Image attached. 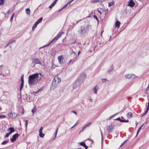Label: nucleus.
<instances>
[{
    "label": "nucleus",
    "mask_w": 149,
    "mask_h": 149,
    "mask_svg": "<svg viewBox=\"0 0 149 149\" xmlns=\"http://www.w3.org/2000/svg\"><path fill=\"white\" fill-rule=\"evenodd\" d=\"M38 73H37L30 75L29 77L28 83L30 86L37 84L38 83L37 77Z\"/></svg>",
    "instance_id": "1"
},
{
    "label": "nucleus",
    "mask_w": 149,
    "mask_h": 149,
    "mask_svg": "<svg viewBox=\"0 0 149 149\" xmlns=\"http://www.w3.org/2000/svg\"><path fill=\"white\" fill-rule=\"evenodd\" d=\"M90 26L89 25H87L86 26H81L80 28L77 31L78 33L82 36L87 33L89 31V28Z\"/></svg>",
    "instance_id": "2"
},
{
    "label": "nucleus",
    "mask_w": 149,
    "mask_h": 149,
    "mask_svg": "<svg viewBox=\"0 0 149 149\" xmlns=\"http://www.w3.org/2000/svg\"><path fill=\"white\" fill-rule=\"evenodd\" d=\"M61 81V79L60 78H59L57 77H55L52 82L51 88H52L53 89L57 87L58 83Z\"/></svg>",
    "instance_id": "3"
},
{
    "label": "nucleus",
    "mask_w": 149,
    "mask_h": 149,
    "mask_svg": "<svg viewBox=\"0 0 149 149\" xmlns=\"http://www.w3.org/2000/svg\"><path fill=\"white\" fill-rule=\"evenodd\" d=\"M63 34V32H62L60 33H59L57 35L56 37L54 38L53 39L51 40L49 44L44 45V46L42 47H41L40 48H42L49 46L54 41H55V42L56 41H57V40L59 38H60L61 37L62 35Z\"/></svg>",
    "instance_id": "4"
},
{
    "label": "nucleus",
    "mask_w": 149,
    "mask_h": 149,
    "mask_svg": "<svg viewBox=\"0 0 149 149\" xmlns=\"http://www.w3.org/2000/svg\"><path fill=\"white\" fill-rule=\"evenodd\" d=\"M81 83L82 82L79 81V80L77 79L73 84V88L74 89H76L81 84Z\"/></svg>",
    "instance_id": "5"
},
{
    "label": "nucleus",
    "mask_w": 149,
    "mask_h": 149,
    "mask_svg": "<svg viewBox=\"0 0 149 149\" xmlns=\"http://www.w3.org/2000/svg\"><path fill=\"white\" fill-rule=\"evenodd\" d=\"M86 77V74L85 73H83L81 74L77 79L79 80V81L82 82Z\"/></svg>",
    "instance_id": "6"
},
{
    "label": "nucleus",
    "mask_w": 149,
    "mask_h": 149,
    "mask_svg": "<svg viewBox=\"0 0 149 149\" xmlns=\"http://www.w3.org/2000/svg\"><path fill=\"white\" fill-rule=\"evenodd\" d=\"M32 62L33 63L35 64H39L40 65L42 64L41 62L39 60V59L38 58H33L32 60Z\"/></svg>",
    "instance_id": "7"
},
{
    "label": "nucleus",
    "mask_w": 149,
    "mask_h": 149,
    "mask_svg": "<svg viewBox=\"0 0 149 149\" xmlns=\"http://www.w3.org/2000/svg\"><path fill=\"white\" fill-rule=\"evenodd\" d=\"M136 77V76L133 74H127L124 75V77L125 78L128 79H134Z\"/></svg>",
    "instance_id": "8"
},
{
    "label": "nucleus",
    "mask_w": 149,
    "mask_h": 149,
    "mask_svg": "<svg viewBox=\"0 0 149 149\" xmlns=\"http://www.w3.org/2000/svg\"><path fill=\"white\" fill-rule=\"evenodd\" d=\"M19 135L18 133L14 134L12 138L10 139V141L11 142H14L16 140L17 138L19 136Z\"/></svg>",
    "instance_id": "9"
},
{
    "label": "nucleus",
    "mask_w": 149,
    "mask_h": 149,
    "mask_svg": "<svg viewBox=\"0 0 149 149\" xmlns=\"http://www.w3.org/2000/svg\"><path fill=\"white\" fill-rule=\"evenodd\" d=\"M58 59L59 63L61 64H63V57L62 55H61L58 57Z\"/></svg>",
    "instance_id": "10"
},
{
    "label": "nucleus",
    "mask_w": 149,
    "mask_h": 149,
    "mask_svg": "<svg viewBox=\"0 0 149 149\" xmlns=\"http://www.w3.org/2000/svg\"><path fill=\"white\" fill-rule=\"evenodd\" d=\"M135 5L133 0H130L128 2L127 6H129L131 7H133Z\"/></svg>",
    "instance_id": "11"
},
{
    "label": "nucleus",
    "mask_w": 149,
    "mask_h": 149,
    "mask_svg": "<svg viewBox=\"0 0 149 149\" xmlns=\"http://www.w3.org/2000/svg\"><path fill=\"white\" fill-rule=\"evenodd\" d=\"M113 127V125H109L107 128L108 132L109 133H110L111 132V130H112Z\"/></svg>",
    "instance_id": "12"
},
{
    "label": "nucleus",
    "mask_w": 149,
    "mask_h": 149,
    "mask_svg": "<svg viewBox=\"0 0 149 149\" xmlns=\"http://www.w3.org/2000/svg\"><path fill=\"white\" fill-rule=\"evenodd\" d=\"M79 144L81 145L84 147L85 149H87L88 146L86 145L84 142H80L79 143Z\"/></svg>",
    "instance_id": "13"
},
{
    "label": "nucleus",
    "mask_w": 149,
    "mask_h": 149,
    "mask_svg": "<svg viewBox=\"0 0 149 149\" xmlns=\"http://www.w3.org/2000/svg\"><path fill=\"white\" fill-rule=\"evenodd\" d=\"M120 23L118 20H117L115 23V26L116 27H117L118 28L120 26Z\"/></svg>",
    "instance_id": "14"
},
{
    "label": "nucleus",
    "mask_w": 149,
    "mask_h": 149,
    "mask_svg": "<svg viewBox=\"0 0 149 149\" xmlns=\"http://www.w3.org/2000/svg\"><path fill=\"white\" fill-rule=\"evenodd\" d=\"M8 130H10V132L9 133L11 134L12 133L14 132L15 131V129H14L12 127H11L10 128H9Z\"/></svg>",
    "instance_id": "15"
},
{
    "label": "nucleus",
    "mask_w": 149,
    "mask_h": 149,
    "mask_svg": "<svg viewBox=\"0 0 149 149\" xmlns=\"http://www.w3.org/2000/svg\"><path fill=\"white\" fill-rule=\"evenodd\" d=\"M113 66L112 65L110 67V68L108 70L107 72L109 73L113 71Z\"/></svg>",
    "instance_id": "16"
},
{
    "label": "nucleus",
    "mask_w": 149,
    "mask_h": 149,
    "mask_svg": "<svg viewBox=\"0 0 149 149\" xmlns=\"http://www.w3.org/2000/svg\"><path fill=\"white\" fill-rule=\"evenodd\" d=\"M97 86L96 85L94 88L93 89V91L94 94H97Z\"/></svg>",
    "instance_id": "17"
},
{
    "label": "nucleus",
    "mask_w": 149,
    "mask_h": 149,
    "mask_svg": "<svg viewBox=\"0 0 149 149\" xmlns=\"http://www.w3.org/2000/svg\"><path fill=\"white\" fill-rule=\"evenodd\" d=\"M8 116L9 117L11 118H15V116H13V114L12 112H11L8 114Z\"/></svg>",
    "instance_id": "18"
},
{
    "label": "nucleus",
    "mask_w": 149,
    "mask_h": 149,
    "mask_svg": "<svg viewBox=\"0 0 149 149\" xmlns=\"http://www.w3.org/2000/svg\"><path fill=\"white\" fill-rule=\"evenodd\" d=\"M91 123H92L91 122H90L86 124L83 127V130H84L86 127H88L91 124Z\"/></svg>",
    "instance_id": "19"
},
{
    "label": "nucleus",
    "mask_w": 149,
    "mask_h": 149,
    "mask_svg": "<svg viewBox=\"0 0 149 149\" xmlns=\"http://www.w3.org/2000/svg\"><path fill=\"white\" fill-rule=\"evenodd\" d=\"M42 78V77H39V74L38 73V77H37L38 83L40 81Z\"/></svg>",
    "instance_id": "20"
},
{
    "label": "nucleus",
    "mask_w": 149,
    "mask_h": 149,
    "mask_svg": "<svg viewBox=\"0 0 149 149\" xmlns=\"http://www.w3.org/2000/svg\"><path fill=\"white\" fill-rule=\"evenodd\" d=\"M39 136L43 138L45 134L42 133V132H39Z\"/></svg>",
    "instance_id": "21"
},
{
    "label": "nucleus",
    "mask_w": 149,
    "mask_h": 149,
    "mask_svg": "<svg viewBox=\"0 0 149 149\" xmlns=\"http://www.w3.org/2000/svg\"><path fill=\"white\" fill-rule=\"evenodd\" d=\"M132 113L131 112H128L127 113V117L128 118H131L132 117Z\"/></svg>",
    "instance_id": "22"
},
{
    "label": "nucleus",
    "mask_w": 149,
    "mask_h": 149,
    "mask_svg": "<svg viewBox=\"0 0 149 149\" xmlns=\"http://www.w3.org/2000/svg\"><path fill=\"white\" fill-rule=\"evenodd\" d=\"M91 2L92 3H99V0H93L91 1Z\"/></svg>",
    "instance_id": "23"
},
{
    "label": "nucleus",
    "mask_w": 149,
    "mask_h": 149,
    "mask_svg": "<svg viewBox=\"0 0 149 149\" xmlns=\"http://www.w3.org/2000/svg\"><path fill=\"white\" fill-rule=\"evenodd\" d=\"M42 19H43V18L42 17H41L40 19H38L37 21L36 22L38 24L42 21Z\"/></svg>",
    "instance_id": "24"
},
{
    "label": "nucleus",
    "mask_w": 149,
    "mask_h": 149,
    "mask_svg": "<svg viewBox=\"0 0 149 149\" xmlns=\"http://www.w3.org/2000/svg\"><path fill=\"white\" fill-rule=\"evenodd\" d=\"M148 109H146V111L145 112H144V113H142L141 114V116H142V117H143L146 114V113H147V112L148 111Z\"/></svg>",
    "instance_id": "25"
},
{
    "label": "nucleus",
    "mask_w": 149,
    "mask_h": 149,
    "mask_svg": "<svg viewBox=\"0 0 149 149\" xmlns=\"http://www.w3.org/2000/svg\"><path fill=\"white\" fill-rule=\"evenodd\" d=\"M114 4V2L113 1L111 2H109V6L110 7L113 5Z\"/></svg>",
    "instance_id": "26"
},
{
    "label": "nucleus",
    "mask_w": 149,
    "mask_h": 149,
    "mask_svg": "<svg viewBox=\"0 0 149 149\" xmlns=\"http://www.w3.org/2000/svg\"><path fill=\"white\" fill-rule=\"evenodd\" d=\"M143 124L138 129L137 132V135L138 134V133H139V132L140 131V130L141 129V127H143Z\"/></svg>",
    "instance_id": "27"
},
{
    "label": "nucleus",
    "mask_w": 149,
    "mask_h": 149,
    "mask_svg": "<svg viewBox=\"0 0 149 149\" xmlns=\"http://www.w3.org/2000/svg\"><path fill=\"white\" fill-rule=\"evenodd\" d=\"M26 14H29L30 13V10L29 8H27L26 9Z\"/></svg>",
    "instance_id": "28"
},
{
    "label": "nucleus",
    "mask_w": 149,
    "mask_h": 149,
    "mask_svg": "<svg viewBox=\"0 0 149 149\" xmlns=\"http://www.w3.org/2000/svg\"><path fill=\"white\" fill-rule=\"evenodd\" d=\"M24 83V81H22V83H21L20 87V90H22V88L23 87Z\"/></svg>",
    "instance_id": "29"
},
{
    "label": "nucleus",
    "mask_w": 149,
    "mask_h": 149,
    "mask_svg": "<svg viewBox=\"0 0 149 149\" xmlns=\"http://www.w3.org/2000/svg\"><path fill=\"white\" fill-rule=\"evenodd\" d=\"M58 131V127H57L56 130L55 132V136H54V139L56 137Z\"/></svg>",
    "instance_id": "30"
},
{
    "label": "nucleus",
    "mask_w": 149,
    "mask_h": 149,
    "mask_svg": "<svg viewBox=\"0 0 149 149\" xmlns=\"http://www.w3.org/2000/svg\"><path fill=\"white\" fill-rule=\"evenodd\" d=\"M93 17L97 20V22H99V20L98 19V18L97 16L96 15H93Z\"/></svg>",
    "instance_id": "31"
},
{
    "label": "nucleus",
    "mask_w": 149,
    "mask_h": 149,
    "mask_svg": "<svg viewBox=\"0 0 149 149\" xmlns=\"http://www.w3.org/2000/svg\"><path fill=\"white\" fill-rule=\"evenodd\" d=\"M55 5V4L53 3L49 6V8L50 9H51Z\"/></svg>",
    "instance_id": "32"
},
{
    "label": "nucleus",
    "mask_w": 149,
    "mask_h": 149,
    "mask_svg": "<svg viewBox=\"0 0 149 149\" xmlns=\"http://www.w3.org/2000/svg\"><path fill=\"white\" fill-rule=\"evenodd\" d=\"M8 141H5L2 142L1 143L2 145H4L6 144L7 142Z\"/></svg>",
    "instance_id": "33"
},
{
    "label": "nucleus",
    "mask_w": 149,
    "mask_h": 149,
    "mask_svg": "<svg viewBox=\"0 0 149 149\" xmlns=\"http://www.w3.org/2000/svg\"><path fill=\"white\" fill-rule=\"evenodd\" d=\"M4 3V0H0V5H3Z\"/></svg>",
    "instance_id": "34"
},
{
    "label": "nucleus",
    "mask_w": 149,
    "mask_h": 149,
    "mask_svg": "<svg viewBox=\"0 0 149 149\" xmlns=\"http://www.w3.org/2000/svg\"><path fill=\"white\" fill-rule=\"evenodd\" d=\"M38 24V23H37L36 22L33 25V28H36L37 26V25Z\"/></svg>",
    "instance_id": "35"
},
{
    "label": "nucleus",
    "mask_w": 149,
    "mask_h": 149,
    "mask_svg": "<svg viewBox=\"0 0 149 149\" xmlns=\"http://www.w3.org/2000/svg\"><path fill=\"white\" fill-rule=\"evenodd\" d=\"M43 87H42V88H41L40 89H39L37 91V92H36V93H38L39 92H40L41 91H42L43 90Z\"/></svg>",
    "instance_id": "36"
},
{
    "label": "nucleus",
    "mask_w": 149,
    "mask_h": 149,
    "mask_svg": "<svg viewBox=\"0 0 149 149\" xmlns=\"http://www.w3.org/2000/svg\"><path fill=\"white\" fill-rule=\"evenodd\" d=\"M10 134V133H7L6 134V135L5 136V137L6 138L8 137Z\"/></svg>",
    "instance_id": "37"
},
{
    "label": "nucleus",
    "mask_w": 149,
    "mask_h": 149,
    "mask_svg": "<svg viewBox=\"0 0 149 149\" xmlns=\"http://www.w3.org/2000/svg\"><path fill=\"white\" fill-rule=\"evenodd\" d=\"M129 122V120H122L121 122Z\"/></svg>",
    "instance_id": "38"
},
{
    "label": "nucleus",
    "mask_w": 149,
    "mask_h": 149,
    "mask_svg": "<svg viewBox=\"0 0 149 149\" xmlns=\"http://www.w3.org/2000/svg\"><path fill=\"white\" fill-rule=\"evenodd\" d=\"M115 120H118L120 122H121L122 120L120 118L118 117V118H117L116 119H115Z\"/></svg>",
    "instance_id": "39"
},
{
    "label": "nucleus",
    "mask_w": 149,
    "mask_h": 149,
    "mask_svg": "<svg viewBox=\"0 0 149 149\" xmlns=\"http://www.w3.org/2000/svg\"><path fill=\"white\" fill-rule=\"evenodd\" d=\"M5 117H6V116L4 115H0V118H4Z\"/></svg>",
    "instance_id": "40"
},
{
    "label": "nucleus",
    "mask_w": 149,
    "mask_h": 149,
    "mask_svg": "<svg viewBox=\"0 0 149 149\" xmlns=\"http://www.w3.org/2000/svg\"><path fill=\"white\" fill-rule=\"evenodd\" d=\"M23 75H24L23 74L22 76L21 77V81H24Z\"/></svg>",
    "instance_id": "41"
},
{
    "label": "nucleus",
    "mask_w": 149,
    "mask_h": 149,
    "mask_svg": "<svg viewBox=\"0 0 149 149\" xmlns=\"http://www.w3.org/2000/svg\"><path fill=\"white\" fill-rule=\"evenodd\" d=\"M14 14H13L11 16V17L10 18V20L11 21L12 20V19L14 17Z\"/></svg>",
    "instance_id": "42"
},
{
    "label": "nucleus",
    "mask_w": 149,
    "mask_h": 149,
    "mask_svg": "<svg viewBox=\"0 0 149 149\" xmlns=\"http://www.w3.org/2000/svg\"><path fill=\"white\" fill-rule=\"evenodd\" d=\"M118 113H117L115 114L114 115H113L112 116H111L109 118H112V117H113L114 116H116V115H117Z\"/></svg>",
    "instance_id": "43"
},
{
    "label": "nucleus",
    "mask_w": 149,
    "mask_h": 149,
    "mask_svg": "<svg viewBox=\"0 0 149 149\" xmlns=\"http://www.w3.org/2000/svg\"><path fill=\"white\" fill-rule=\"evenodd\" d=\"M43 130V127H40V130H39V132H42Z\"/></svg>",
    "instance_id": "44"
},
{
    "label": "nucleus",
    "mask_w": 149,
    "mask_h": 149,
    "mask_svg": "<svg viewBox=\"0 0 149 149\" xmlns=\"http://www.w3.org/2000/svg\"><path fill=\"white\" fill-rule=\"evenodd\" d=\"M15 42V40H13L11 42H9L8 43L9 44H11L13 43L14 42Z\"/></svg>",
    "instance_id": "45"
},
{
    "label": "nucleus",
    "mask_w": 149,
    "mask_h": 149,
    "mask_svg": "<svg viewBox=\"0 0 149 149\" xmlns=\"http://www.w3.org/2000/svg\"><path fill=\"white\" fill-rule=\"evenodd\" d=\"M28 123V120H26L25 125H26V127H27V126Z\"/></svg>",
    "instance_id": "46"
},
{
    "label": "nucleus",
    "mask_w": 149,
    "mask_h": 149,
    "mask_svg": "<svg viewBox=\"0 0 149 149\" xmlns=\"http://www.w3.org/2000/svg\"><path fill=\"white\" fill-rule=\"evenodd\" d=\"M72 112L74 113L76 115L77 114V113L75 111H72Z\"/></svg>",
    "instance_id": "47"
},
{
    "label": "nucleus",
    "mask_w": 149,
    "mask_h": 149,
    "mask_svg": "<svg viewBox=\"0 0 149 149\" xmlns=\"http://www.w3.org/2000/svg\"><path fill=\"white\" fill-rule=\"evenodd\" d=\"M68 4H68V3H67L63 7V8H64L66 7L67 6Z\"/></svg>",
    "instance_id": "48"
},
{
    "label": "nucleus",
    "mask_w": 149,
    "mask_h": 149,
    "mask_svg": "<svg viewBox=\"0 0 149 149\" xmlns=\"http://www.w3.org/2000/svg\"><path fill=\"white\" fill-rule=\"evenodd\" d=\"M57 1H56V0H55L54 2H53V3H54L55 5L56 3V2H57Z\"/></svg>",
    "instance_id": "49"
},
{
    "label": "nucleus",
    "mask_w": 149,
    "mask_h": 149,
    "mask_svg": "<svg viewBox=\"0 0 149 149\" xmlns=\"http://www.w3.org/2000/svg\"><path fill=\"white\" fill-rule=\"evenodd\" d=\"M57 1H56V0H55L54 2H53V3H54L55 5L56 3V2H57Z\"/></svg>",
    "instance_id": "50"
},
{
    "label": "nucleus",
    "mask_w": 149,
    "mask_h": 149,
    "mask_svg": "<svg viewBox=\"0 0 149 149\" xmlns=\"http://www.w3.org/2000/svg\"><path fill=\"white\" fill-rule=\"evenodd\" d=\"M13 114V116H15V118L17 116V114L15 113H14Z\"/></svg>",
    "instance_id": "51"
},
{
    "label": "nucleus",
    "mask_w": 149,
    "mask_h": 149,
    "mask_svg": "<svg viewBox=\"0 0 149 149\" xmlns=\"http://www.w3.org/2000/svg\"><path fill=\"white\" fill-rule=\"evenodd\" d=\"M97 46L96 45L94 47H93V50L94 51H95V49L97 47Z\"/></svg>",
    "instance_id": "52"
},
{
    "label": "nucleus",
    "mask_w": 149,
    "mask_h": 149,
    "mask_svg": "<svg viewBox=\"0 0 149 149\" xmlns=\"http://www.w3.org/2000/svg\"><path fill=\"white\" fill-rule=\"evenodd\" d=\"M146 109H148L149 110V101L148 102V107Z\"/></svg>",
    "instance_id": "53"
},
{
    "label": "nucleus",
    "mask_w": 149,
    "mask_h": 149,
    "mask_svg": "<svg viewBox=\"0 0 149 149\" xmlns=\"http://www.w3.org/2000/svg\"><path fill=\"white\" fill-rule=\"evenodd\" d=\"M9 44L8 43L5 47V48H6V47H7L9 45Z\"/></svg>",
    "instance_id": "54"
},
{
    "label": "nucleus",
    "mask_w": 149,
    "mask_h": 149,
    "mask_svg": "<svg viewBox=\"0 0 149 149\" xmlns=\"http://www.w3.org/2000/svg\"><path fill=\"white\" fill-rule=\"evenodd\" d=\"M127 140H125L123 143H122V145H123L127 141Z\"/></svg>",
    "instance_id": "55"
},
{
    "label": "nucleus",
    "mask_w": 149,
    "mask_h": 149,
    "mask_svg": "<svg viewBox=\"0 0 149 149\" xmlns=\"http://www.w3.org/2000/svg\"><path fill=\"white\" fill-rule=\"evenodd\" d=\"M32 113H33V114L35 112V111H34V109H33L32 110Z\"/></svg>",
    "instance_id": "56"
},
{
    "label": "nucleus",
    "mask_w": 149,
    "mask_h": 149,
    "mask_svg": "<svg viewBox=\"0 0 149 149\" xmlns=\"http://www.w3.org/2000/svg\"><path fill=\"white\" fill-rule=\"evenodd\" d=\"M74 54H75V57H77V55L76 54V53L75 52H74V53H73Z\"/></svg>",
    "instance_id": "57"
},
{
    "label": "nucleus",
    "mask_w": 149,
    "mask_h": 149,
    "mask_svg": "<svg viewBox=\"0 0 149 149\" xmlns=\"http://www.w3.org/2000/svg\"><path fill=\"white\" fill-rule=\"evenodd\" d=\"M103 32V31H102L101 32V36H102V33Z\"/></svg>",
    "instance_id": "58"
},
{
    "label": "nucleus",
    "mask_w": 149,
    "mask_h": 149,
    "mask_svg": "<svg viewBox=\"0 0 149 149\" xmlns=\"http://www.w3.org/2000/svg\"><path fill=\"white\" fill-rule=\"evenodd\" d=\"M39 74L40 75V76L42 77L43 76V75H42V74L41 73H39Z\"/></svg>",
    "instance_id": "59"
},
{
    "label": "nucleus",
    "mask_w": 149,
    "mask_h": 149,
    "mask_svg": "<svg viewBox=\"0 0 149 149\" xmlns=\"http://www.w3.org/2000/svg\"><path fill=\"white\" fill-rule=\"evenodd\" d=\"M78 122V121H77V122L73 126V127H75L76 125Z\"/></svg>",
    "instance_id": "60"
},
{
    "label": "nucleus",
    "mask_w": 149,
    "mask_h": 149,
    "mask_svg": "<svg viewBox=\"0 0 149 149\" xmlns=\"http://www.w3.org/2000/svg\"><path fill=\"white\" fill-rule=\"evenodd\" d=\"M72 2L71 1V0L68 3V4H69L70 3H71Z\"/></svg>",
    "instance_id": "61"
},
{
    "label": "nucleus",
    "mask_w": 149,
    "mask_h": 149,
    "mask_svg": "<svg viewBox=\"0 0 149 149\" xmlns=\"http://www.w3.org/2000/svg\"><path fill=\"white\" fill-rule=\"evenodd\" d=\"M80 52H80V51H78V55H79V54H80Z\"/></svg>",
    "instance_id": "62"
},
{
    "label": "nucleus",
    "mask_w": 149,
    "mask_h": 149,
    "mask_svg": "<svg viewBox=\"0 0 149 149\" xmlns=\"http://www.w3.org/2000/svg\"><path fill=\"white\" fill-rule=\"evenodd\" d=\"M63 7L60 10H59L58 11V12H59L61 10L63 9Z\"/></svg>",
    "instance_id": "63"
},
{
    "label": "nucleus",
    "mask_w": 149,
    "mask_h": 149,
    "mask_svg": "<svg viewBox=\"0 0 149 149\" xmlns=\"http://www.w3.org/2000/svg\"><path fill=\"white\" fill-rule=\"evenodd\" d=\"M9 11H10V10H9L6 13V14H8L9 13Z\"/></svg>",
    "instance_id": "64"
}]
</instances>
